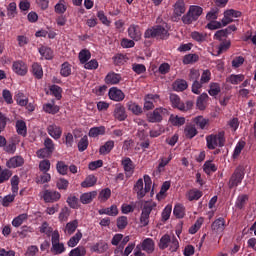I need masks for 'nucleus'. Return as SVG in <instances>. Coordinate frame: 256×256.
I'll return each mask as SVG.
<instances>
[{
	"instance_id": "obj_1",
	"label": "nucleus",
	"mask_w": 256,
	"mask_h": 256,
	"mask_svg": "<svg viewBox=\"0 0 256 256\" xmlns=\"http://www.w3.org/2000/svg\"><path fill=\"white\" fill-rule=\"evenodd\" d=\"M144 38L146 39H157L167 40L169 39V30L161 25H155L145 30Z\"/></svg>"
},
{
	"instance_id": "obj_2",
	"label": "nucleus",
	"mask_w": 256,
	"mask_h": 256,
	"mask_svg": "<svg viewBox=\"0 0 256 256\" xmlns=\"http://www.w3.org/2000/svg\"><path fill=\"white\" fill-rule=\"evenodd\" d=\"M144 184L145 187L143 188V178L137 180L133 187V191L137 195V199H143L149 191H151V185H153V181L149 175H144Z\"/></svg>"
},
{
	"instance_id": "obj_3",
	"label": "nucleus",
	"mask_w": 256,
	"mask_h": 256,
	"mask_svg": "<svg viewBox=\"0 0 256 256\" xmlns=\"http://www.w3.org/2000/svg\"><path fill=\"white\" fill-rule=\"evenodd\" d=\"M206 146L210 151L217 149V147H225V131L206 136Z\"/></svg>"
},
{
	"instance_id": "obj_4",
	"label": "nucleus",
	"mask_w": 256,
	"mask_h": 256,
	"mask_svg": "<svg viewBox=\"0 0 256 256\" xmlns=\"http://www.w3.org/2000/svg\"><path fill=\"white\" fill-rule=\"evenodd\" d=\"M200 15H203V8L201 6L191 5L188 12L182 16V23L184 25H191L195 21H198Z\"/></svg>"
},
{
	"instance_id": "obj_5",
	"label": "nucleus",
	"mask_w": 256,
	"mask_h": 256,
	"mask_svg": "<svg viewBox=\"0 0 256 256\" xmlns=\"http://www.w3.org/2000/svg\"><path fill=\"white\" fill-rule=\"evenodd\" d=\"M245 179V168L243 166H238L230 176L228 181L229 189H235L243 183Z\"/></svg>"
},
{
	"instance_id": "obj_6",
	"label": "nucleus",
	"mask_w": 256,
	"mask_h": 256,
	"mask_svg": "<svg viewBox=\"0 0 256 256\" xmlns=\"http://www.w3.org/2000/svg\"><path fill=\"white\" fill-rule=\"evenodd\" d=\"M165 115H169V110H167V108L159 107L154 109L153 112H149L146 117L149 123H161Z\"/></svg>"
},
{
	"instance_id": "obj_7",
	"label": "nucleus",
	"mask_w": 256,
	"mask_h": 256,
	"mask_svg": "<svg viewBox=\"0 0 256 256\" xmlns=\"http://www.w3.org/2000/svg\"><path fill=\"white\" fill-rule=\"evenodd\" d=\"M154 207H157V204L151 202H146L144 204L140 216V223L143 227H147V225H149V216L151 215V211H153Z\"/></svg>"
},
{
	"instance_id": "obj_8",
	"label": "nucleus",
	"mask_w": 256,
	"mask_h": 256,
	"mask_svg": "<svg viewBox=\"0 0 256 256\" xmlns=\"http://www.w3.org/2000/svg\"><path fill=\"white\" fill-rule=\"evenodd\" d=\"M12 71H14L16 75H20V77H25L28 72L27 63L23 60L14 61L12 64Z\"/></svg>"
},
{
	"instance_id": "obj_9",
	"label": "nucleus",
	"mask_w": 256,
	"mask_h": 256,
	"mask_svg": "<svg viewBox=\"0 0 256 256\" xmlns=\"http://www.w3.org/2000/svg\"><path fill=\"white\" fill-rule=\"evenodd\" d=\"M159 99V95L158 94H147L144 97V107L143 110L144 111H151L153 109H155V100Z\"/></svg>"
},
{
	"instance_id": "obj_10",
	"label": "nucleus",
	"mask_w": 256,
	"mask_h": 256,
	"mask_svg": "<svg viewBox=\"0 0 256 256\" xmlns=\"http://www.w3.org/2000/svg\"><path fill=\"white\" fill-rule=\"evenodd\" d=\"M109 99L111 101L121 102L125 99V93L121 91V89L117 87H112L108 92Z\"/></svg>"
},
{
	"instance_id": "obj_11",
	"label": "nucleus",
	"mask_w": 256,
	"mask_h": 256,
	"mask_svg": "<svg viewBox=\"0 0 256 256\" xmlns=\"http://www.w3.org/2000/svg\"><path fill=\"white\" fill-rule=\"evenodd\" d=\"M140 245V251H145L151 255L155 251V241L152 238H145Z\"/></svg>"
},
{
	"instance_id": "obj_12",
	"label": "nucleus",
	"mask_w": 256,
	"mask_h": 256,
	"mask_svg": "<svg viewBox=\"0 0 256 256\" xmlns=\"http://www.w3.org/2000/svg\"><path fill=\"white\" fill-rule=\"evenodd\" d=\"M45 203H55L61 199V193L53 190H46L43 194Z\"/></svg>"
},
{
	"instance_id": "obj_13",
	"label": "nucleus",
	"mask_w": 256,
	"mask_h": 256,
	"mask_svg": "<svg viewBox=\"0 0 256 256\" xmlns=\"http://www.w3.org/2000/svg\"><path fill=\"white\" fill-rule=\"evenodd\" d=\"M141 27L139 25L131 24L128 27V36L133 41H141Z\"/></svg>"
},
{
	"instance_id": "obj_14",
	"label": "nucleus",
	"mask_w": 256,
	"mask_h": 256,
	"mask_svg": "<svg viewBox=\"0 0 256 256\" xmlns=\"http://www.w3.org/2000/svg\"><path fill=\"white\" fill-rule=\"evenodd\" d=\"M109 250V244L107 242L100 240L96 244L90 247V251L92 253H98L101 255L102 253H106Z\"/></svg>"
},
{
	"instance_id": "obj_15",
	"label": "nucleus",
	"mask_w": 256,
	"mask_h": 256,
	"mask_svg": "<svg viewBox=\"0 0 256 256\" xmlns=\"http://www.w3.org/2000/svg\"><path fill=\"white\" fill-rule=\"evenodd\" d=\"M47 133L50 135V137H52V139L57 141L58 139H61V135H63V129L60 126L52 124L47 127Z\"/></svg>"
},
{
	"instance_id": "obj_16",
	"label": "nucleus",
	"mask_w": 256,
	"mask_h": 256,
	"mask_svg": "<svg viewBox=\"0 0 256 256\" xmlns=\"http://www.w3.org/2000/svg\"><path fill=\"white\" fill-rule=\"evenodd\" d=\"M25 159L21 156H14L6 162L8 169H17V167H23Z\"/></svg>"
},
{
	"instance_id": "obj_17",
	"label": "nucleus",
	"mask_w": 256,
	"mask_h": 256,
	"mask_svg": "<svg viewBox=\"0 0 256 256\" xmlns=\"http://www.w3.org/2000/svg\"><path fill=\"white\" fill-rule=\"evenodd\" d=\"M188 87L189 83H187L185 79L178 78L172 83V89L177 93H183Z\"/></svg>"
},
{
	"instance_id": "obj_18",
	"label": "nucleus",
	"mask_w": 256,
	"mask_h": 256,
	"mask_svg": "<svg viewBox=\"0 0 256 256\" xmlns=\"http://www.w3.org/2000/svg\"><path fill=\"white\" fill-rule=\"evenodd\" d=\"M121 74L115 72H109L105 77L106 85H119L121 83Z\"/></svg>"
},
{
	"instance_id": "obj_19",
	"label": "nucleus",
	"mask_w": 256,
	"mask_h": 256,
	"mask_svg": "<svg viewBox=\"0 0 256 256\" xmlns=\"http://www.w3.org/2000/svg\"><path fill=\"white\" fill-rule=\"evenodd\" d=\"M121 165L125 171V173H130V175H133V172L135 171V164L133 163V160L129 157H125L121 161Z\"/></svg>"
},
{
	"instance_id": "obj_20",
	"label": "nucleus",
	"mask_w": 256,
	"mask_h": 256,
	"mask_svg": "<svg viewBox=\"0 0 256 256\" xmlns=\"http://www.w3.org/2000/svg\"><path fill=\"white\" fill-rule=\"evenodd\" d=\"M105 133H107V128H105V126L92 127L88 132V137L95 139L99 136L105 135Z\"/></svg>"
},
{
	"instance_id": "obj_21",
	"label": "nucleus",
	"mask_w": 256,
	"mask_h": 256,
	"mask_svg": "<svg viewBox=\"0 0 256 256\" xmlns=\"http://www.w3.org/2000/svg\"><path fill=\"white\" fill-rule=\"evenodd\" d=\"M170 103L174 109L183 110L185 109V103L181 102V97L177 94H170Z\"/></svg>"
},
{
	"instance_id": "obj_22",
	"label": "nucleus",
	"mask_w": 256,
	"mask_h": 256,
	"mask_svg": "<svg viewBox=\"0 0 256 256\" xmlns=\"http://www.w3.org/2000/svg\"><path fill=\"white\" fill-rule=\"evenodd\" d=\"M97 197V191H91L81 194L80 202L82 205H89V203H93V199Z\"/></svg>"
},
{
	"instance_id": "obj_23",
	"label": "nucleus",
	"mask_w": 256,
	"mask_h": 256,
	"mask_svg": "<svg viewBox=\"0 0 256 256\" xmlns=\"http://www.w3.org/2000/svg\"><path fill=\"white\" fill-rule=\"evenodd\" d=\"M115 148V141L108 140L104 143V145L100 146L99 148V154L100 155H109L111 151Z\"/></svg>"
},
{
	"instance_id": "obj_24",
	"label": "nucleus",
	"mask_w": 256,
	"mask_h": 256,
	"mask_svg": "<svg viewBox=\"0 0 256 256\" xmlns=\"http://www.w3.org/2000/svg\"><path fill=\"white\" fill-rule=\"evenodd\" d=\"M114 117L117 121H125L127 119V112H125V106L117 105L114 109Z\"/></svg>"
},
{
	"instance_id": "obj_25",
	"label": "nucleus",
	"mask_w": 256,
	"mask_h": 256,
	"mask_svg": "<svg viewBox=\"0 0 256 256\" xmlns=\"http://www.w3.org/2000/svg\"><path fill=\"white\" fill-rule=\"evenodd\" d=\"M126 107L128 109V111H130L131 113H133V115H143V107H141L139 104H137L136 102L133 101H129L126 104Z\"/></svg>"
},
{
	"instance_id": "obj_26",
	"label": "nucleus",
	"mask_w": 256,
	"mask_h": 256,
	"mask_svg": "<svg viewBox=\"0 0 256 256\" xmlns=\"http://www.w3.org/2000/svg\"><path fill=\"white\" fill-rule=\"evenodd\" d=\"M98 213L99 215H109L110 217H117V215H119V209H117V205H111V207L98 210Z\"/></svg>"
},
{
	"instance_id": "obj_27",
	"label": "nucleus",
	"mask_w": 256,
	"mask_h": 256,
	"mask_svg": "<svg viewBox=\"0 0 256 256\" xmlns=\"http://www.w3.org/2000/svg\"><path fill=\"white\" fill-rule=\"evenodd\" d=\"M207 101H209V95L207 93H202L198 96L196 101V106L200 111H205L207 107Z\"/></svg>"
},
{
	"instance_id": "obj_28",
	"label": "nucleus",
	"mask_w": 256,
	"mask_h": 256,
	"mask_svg": "<svg viewBox=\"0 0 256 256\" xmlns=\"http://www.w3.org/2000/svg\"><path fill=\"white\" fill-rule=\"evenodd\" d=\"M212 231L223 233L225 231V218H218L212 223Z\"/></svg>"
},
{
	"instance_id": "obj_29",
	"label": "nucleus",
	"mask_w": 256,
	"mask_h": 256,
	"mask_svg": "<svg viewBox=\"0 0 256 256\" xmlns=\"http://www.w3.org/2000/svg\"><path fill=\"white\" fill-rule=\"evenodd\" d=\"M186 10H187V8H185V1L184 0H178L174 4V15L176 17H181V15H183Z\"/></svg>"
},
{
	"instance_id": "obj_30",
	"label": "nucleus",
	"mask_w": 256,
	"mask_h": 256,
	"mask_svg": "<svg viewBox=\"0 0 256 256\" xmlns=\"http://www.w3.org/2000/svg\"><path fill=\"white\" fill-rule=\"evenodd\" d=\"M247 201H249V195L242 194L239 195L235 202V208L236 209H245V206L247 205Z\"/></svg>"
},
{
	"instance_id": "obj_31",
	"label": "nucleus",
	"mask_w": 256,
	"mask_h": 256,
	"mask_svg": "<svg viewBox=\"0 0 256 256\" xmlns=\"http://www.w3.org/2000/svg\"><path fill=\"white\" fill-rule=\"evenodd\" d=\"M227 83H231V85H239V83H243L245 81V75L243 74H231L227 79Z\"/></svg>"
},
{
	"instance_id": "obj_32",
	"label": "nucleus",
	"mask_w": 256,
	"mask_h": 256,
	"mask_svg": "<svg viewBox=\"0 0 256 256\" xmlns=\"http://www.w3.org/2000/svg\"><path fill=\"white\" fill-rule=\"evenodd\" d=\"M16 132L22 137H27V123L23 120L16 121Z\"/></svg>"
},
{
	"instance_id": "obj_33",
	"label": "nucleus",
	"mask_w": 256,
	"mask_h": 256,
	"mask_svg": "<svg viewBox=\"0 0 256 256\" xmlns=\"http://www.w3.org/2000/svg\"><path fill=\"white\" fill-rule=\"evenodd\" d=\"M203 197V192L197 189H191L187 193L188 201H199Z\"/></svg>"
},
{
	"instance_id": "obj_34",
	"label": "nucleus",
	"mask_w": 256,
	"mask_h": 256,
	"mask_svg": "<svg viewBox=\"0 0 256 256\" xmlns=\"http://www.w3.org/2000/svg\"><path fill=\"white\" fill-rule=\"evenodd\" d=\"M38 51L41 57H44V59L47 61H51V59H53V50H51V48L47 46H41Z\"/></svg>"
},
{
	"instance_id": "obj_35",
	"label": "nucleus",
	"mask_w": 256,
	"mask_h": 256,
	"mask_svg": "<svg viewBox=\"0 0 256 256\" xmlns=\"http://www.w3.org/2000/svg\"><path fill=\"white\" fill-rule=\"evenodd\" d=\"M50 251L53 255H62V253H65L66 251L65 244H63V242H56L55 244H52Z\"/></svg>"
},
{
	"instance_id": "obj_36",
	"label": "nucleus",
	"mask_w": 256,
	"mask_h": 256,
	"mask_svg": "<svg viewBox=\"0 0 256 256\" xmlns=\"http://www.w3.org/2000/svg\"><path fill=\"white\" fill-rule=\"evenodd\" d=\"M81 239H83V233H81V230H78L76 234L68 240V247H76V245L79 244Z\"/></svg>"
},
{
	"instance_id": "obj_37",
	"label": "nucleus",
	"mask_w": 256,
	"mask_h": 256,
	"mask_svg": "<svg viewBox=\"0 0 256 256\" xmlns=\"http://www.w3.org/2000/svg\"><path fill=\"white\" fill-rule=\"evenodd\" d=\"M97 183V177L95 175H88L85 180L81 183V187L83 189H87L89 187H94Z\"/></svg>"
},
{
	"instance_id": "obj_38",
	"label": "nucleus",
	"mask_w": 256,
	"mask_h": 256,
	"mask_svg": "<svg viewBox=\"0 0 256 256\" xmlns=\"http://www.w3.org/2000/svg\"><path fill=\"white\" fill-rule=\"evenodd\" d=\"M203 171L206 175H211V173L217 171V165H215L212 160H207L203 165Z\"/></svg>"
},
{
	"instance_id": "obj_39",
	"label": "nucleus",
	"mask_w": 256,
	"mask_h": 256,
	"mask_svg": "<svg viewBox=\"0 0 256 256\" xmlns=\"http://www.w3.org/2000/svg\"><path fill=\"white\" fill-rule=\"evenodd\" d=\"M32 74L36 79H43V67L41 64L37 62L32 64Z\"/></svg>"
},
{
	"instance_id": "obj_40",
	"label": "nucleus",
	"mask_w": 256,
	"mask_h": 256,
	"mask_svg": "<svg viewBox=\"0 0 256 256\" xmlns=\"http://www.w3.org/2000/svg\"><path fill=\"white\" fill-rule=\"evenodd\" d=\"M78 59L82 65H85L91 59V51L82 49L78 54Z\"/></svg>"
},
{
	"instance_id": "obj_41",
	"label": "nucleus",
	"mask_w": 256,
	"mask_h": 256,
	"mask_svg": "<svg viewBox=\"0 0 256 256\" xmlns=\"http://www.w3.org/2000/svg\"><path fill=\"white\" fill-rule=\"evenodd\" d=\"M12 175H13V172L11 170L7 168L3 169V167L0 166V185L2 183H5V181H9Z\"/></svg>"
},
{
	"instance_id": "obj_42",
	"label": "nucleus",
	"mask_w": 256,
	"mask_h": 256,
	"mask_svg": "<svg viewBox=\"0 0 256 256\" xmlns=\"http://www.w3.org/2000/svg\"><path fill=\"white\" fill-rule=\"evenodd\" d=\"M208 93L211 97H217L221 93V85L217 82H211Z\"/></svg>"
},
{
	"instance_id": "obj_43",
	"label": "nucleus",
	"mask_w": 256,
	"mask_h": 256,
	"mask_svg": "<svg viewBox=\"0 0 256 256\" xmlns=\"http://www.w3.org/2000/svg\"><path fill=\"white\" fill-rule=\"evenodd\" d=\"M43 110L45 113H50L51 115H55L59 113V106L55 105V101H53V104L47 103L43 105Z\"/></svg>"
},
{
	"instance_id": "obj_44",
	"label": "nucleus",
	"mask_w": 256,
	"mask_h": 256,
	"mask_svg": "<svg viewBox=\"0 0 256 256\" xmlns=\"http://www.w3.org/2000/svg\"><path fill=\"white\" fill-rule=\"evenodd\" d=\"M193 123H195L199 129L203 130L205 127H207V125H209V119H206L203 116H197L194 118Z\"/></svg>"
},
{
	"instance_id": "obj_45",
	"label": "nucleus",
	"mask_w": 256,
	"mask_h": 256,
	"mask_svg": "<svg viewBox=\"0 0 256 256\" xmlns=\"http://www.w3.org/2000/svg\"><path fill=\"white\" fill-rule=\"evenodd\" d=\"M77 227H79V222L77 220L68 222L65 227V233H67V235H73V233L77 231Z\"/></svg>"
},
{
	"instance_id": "obj_46",
	"label": "nucleus",
	"mask_w": 256,
	"mask_h": 256,
	"mask_svg": "<svg viewBox=\"0 0 256 256\" xmlns=\"http://www.w3.org/2000/svg\"><path fill=\"white\" fill-rule=\"evenodd\" d=\"M197 61H199V55L187 54L183 57L182 63L184 65H192V63H197Z\"/></svg>"
},
{
	"instance_id": "obj_47",
	"label": "nucleus",
	"mask_w": 256,
	"mask_h": 256,
	"mask_svg": "<svg viewBox=\"0 0 256 256\" xmlns=\"http://www.w3.org/2000/svg\"><path fill=\"white\" fill-rule=\"evenodd\" d=\"M89 147V137L87 135H84L78 142V151L80 153H83V151H87V148Z\"/></svg>"
},
{
	"instance_id": "obj_48",
	"label": "nucleus",
	"mask_w": 256,
	"mask_h": 256,
	"mask_svg": "<svg viewBox=\"0 0 256 256\" xmlns=\"http://www.w3.org/2000/svg\"><path fill=\"white\" fill-rule=\"evenodd\" d=\"M28 217L29 216L25 213L18 215L17 217H15L12 220L13 227H21L23 225V223H25V221H27Z\"/></svg>"
},
{
	"instance_id": "obj_49",
	"label": "nucleus",
	"mask_w": 256,
	"mask_h": 256,
	"mask_svg": "<svg viewBox=\"0 0 256 256\" xmlns=\"http://www.w3.org/2000/svg\"><path fill=\"white\" fill-rule=\"evenodd\" d=\"M50 93L58 100L61 101L63 95L61 93H63V89L58 86V85H52L50 86Z\"/></svg>"
},
{
	"instance_id": "obj_50",
	"label": "nucleus",
	"mask_w": 256,
	"mask_h": 256,
	"mask_svg": "<svg viewBox=\"0 0 256 256\" xmlns=\"http://www.w3.org/2000/svg\"><path fill=\"white\" fill-rule=\"evenodd\" d=\"M171 243V236L169 234H165L161 237L160 242L158 244L159 249H167Z\"/></svg>"
},
{
	"instance_id": "obj_51",
	"label": "nucleus",
	"mask_w": 256,
	"mask_h": 256,
	"mask_svg": "<svg viewBox=\"0 0 256 256\" xmlns=\"http://www.w3.org/2000/svg\"><path fill=\"white\" fill-rule=\"evenodd\" d=\"M170 122L174 127H181L182 125H185V117H179L178 115H171L170 116Z\"/></svg>"
},
{
	"instance_id": "obj_52",
	"label": "nucleus",
	"mask_w": 256,
	"mask_h": 256,
	"mask_svg": "<svg viewBox=\"0 0 256 256\" xmlns=\"http://www.w3.org/2000/svg\"><path fill=\"white\" fill-rule=\"evenodd\" d=\"M219 18V8L214 7L206 14L207 21H217Z\"/></svg>"
},
{
	"instance_id": "obj_53",
	"label": "nucleus",
	"mask_w": 256,
	"mask_h": 256,
	"mask_svg": "<svg viewBox=\"0 0 256 256\" xmlns=\"http://www.w3.org/2000/svg\"><path fill=\"white\" fill-rule=\"evenodd\" d=\"M173 214L177 219H183V217H185V207L181 204L175 205Z\"/></svg>"
},
{
	"instance_id": "obj_54",
	"label": "nucleus",
	"mask_w": 256,
	"mask_h": 256,
	"mask_svg": "<svg viewBox=\"0 0 256 256\" xmlns=\"http://www.w3.org/2000/svg\"><path fill=\"white\" fill-rule=\"evenodd\" d=\"M87 255V250L83 246H78L72 249L69 253V256H85Z\"/></svg>"
},
{
	"instance_id": "obj_55",
	"label": "nucleus",
	"mask_w": 256,
	"mask_h": 256,
	"mask_svg": "<svg viewBox=\"0 0 256 256\" xmlns=\"http://www.w3.org/2000/svg\"><path fill=\"white\" fill-rule=\"evenodd\" d=\"M60 75L62 77H69V75H71V64H69V62H64L61 65Z\"/></svg>"
},
{
	"instance_id": "obj_56",
	"label": "nucleus",
	"mask_w": 256,
	"mask_h": 256,
	"mask_svg": "<svg viewBox=\"0 0 256 256\" xmlns=\"http://www.w3.org/2000/svg\"><path fill=\"white\" fill-rule=\"evenodd\" d=\"M7 11L9 19L15 18V15H17V3L11 2L7 7Z\"/></svg>"
},
{
	"instance_id": "obj_57",
	"label": "nucleus",
	"mask_w": 256,
	"mask_h": 256,
	"mask_svg": "<svg viewBox=\"0 0 256 256\" xmlns=\"http://www.w3.org/2000/svg\"><path fill=\"white\" fill-rule=\"evenodd\" d=\"M56 169L60 175H67L69 166H67V164H65L63 161H58L56 164Z\"/></svg>"
},
{
	"instance_id": "obj_58",
	"label": "nucleus",
	"mask_w": 256,
	"mask_h": 256,
	"mask_svg": "<svg viewBox=\"0 0 256 256\" xmlns=\"http://www.w3.org/2000/svg\"><path fill=\"white\" fill-rule=\"evenodd\" d=\"M230 48L231 40L223 41L218 47L217 55H221L222 53H225V51H229Z\"/></svg>"
},
{
	"instance_id": "obj_59",
	"label": "nucleus",
	"mask_w": 256,
	"mask_h": 256,
	"mask_svg": "<svg viewBox=\"0 0 256 256\" xmlns=\"http://www.w3.org/2000/svg\"><path fill=\"white\" fill-rule=\"evenodd\" d=\"M201 225H203V218H198L196 222L189 228L190 235H195V233L201 229Z\"/></svg>"
},
{
	"instance_id": "obj_60",
	"label": "nucleus",
	"mask_w": 256,
	"mask_h": 256,
	"mask_svg": "<svg viewBox=\"0 0 256 256\" xmlns=\"http://www.w3.org/2000/svg\"><path fill=\"white\" fill-rule=\"evenodd\" d=\"M187 139H193L197 135V128L195 126H187L184 130Z\"/></svg>"
},
{
	"instance_id": "obj_61",
	"label": "nucleus",
	"mask_w": 256,
	"mask_h": 256,
	"mask_svg": "<svg viewBox=\"0 0 256 256\" xmlns=\"http://www.w3.org/2000/svg\"><path fill=\"white\" fill-rule=\"evenodd\" d=\"M71 209H79V198L76 196H69L66 200Z\"/></svg>"
},
{
	"instance_id": "obj_62",
	"label": "nucleus",
	"mask_w": 256,
	"mask_h": 256,
	"mask_svg": "<svg viewBox=\"0 0 256 256\" xmlns=\"http://www.w3.org/2000/svg\"><path fill=\"white\" fill-rule=\"evenodd\" d=\"M191 38L198 43H203L207 39V34L200 33L198 31H194L191 33Z\"/></svg>"
},
{
	"instance_id": "obj_63",
	"label": "nucleus",
	"mask_w": 256,
	"mask_h": 256,
	"mask_svg": "<svg viewBox=\"0 0 256 256\" xmlns=\"http://www.w3.org/2000/svg\"><path fill=\"white\" fill-rule=\"evenodd\" d=\"M63 143L66 145V147H73L75 139L73 138V134L71 132L64 134Z\"/></svg>"
},
{
	"instance_id": "obj_64",
	"label": "nucleus",
	"mask_w": 256,
	"mask_h": 256,
	"mask_svg": "<svg viewBox=\"0 0 256 256\" xmlns=\"http://www.w3.org/2000/svg\"><path fill=\"white\" fill-rule=\"evenodd\" d=\"M110 197H111V189L109 188H105L101 190V192L99 193V199L103 203H105V201H108Z\"/></svg>"
}]
</instances>
